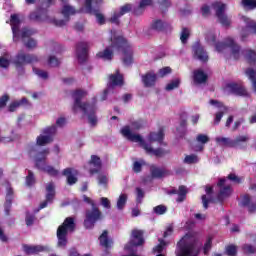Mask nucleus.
<instances>
[{"instance_id":"obj_1","label":"nucleus","mask_w":256,"mask_h":256,"mask_svg":"<svg viewBox=\"0 0 256 256\" xmlns=\"http://www.w3.org/2000/svg\"><path fill=\"white\" fill-rule=\"evenodd\" d=\"M111 44L106 47L104 51H100L96 54L97 59H103L104 61H111L113 59V51L122 53L123 65L129 67L133 65V47L123 36H114L110 39Z\"/></svg>"},{"instance_id":"obj_2","label":"nucleus","mask_w":256,"mask_h":256,"mask_svg":"<svg viewBox=\"0 0 256 256\" xmlns=\"http://www.w3.org/2000/svg\"><path fill=\"white\" fill-rule=\"evenodd\" d=\"M85 97H87V91L85 90L77 89L72 92V99H74L72 112L77 115L79 111H82L83 115H87L91 127H95L97 125V115H95L97 107L93 103L82 102Z\"/></svg>"},{"instance_id":"obj_3","label":"nucleus","mask_w":256,"mask_h":256,"mask_svg":"<svg viewBox=\"0 0 256 256\" xmlns=\"http://www.w3.org/2000/svg\"><path fill=\"white\" fill-rule=\"evenodd\" d=\"M215 47L218 53H223V51H227V49H230L231 55L233 59H235V61H239L241 55H244L247 63H249L250 65L256 63L255 50L248 49L241 51V46L237 44L233 38H226L224 42L216 43Z\"/></svg>"},{"instance_id":"obj_4","label":"nucleus","mask_w":256,"mask_h":256,"mask_svg":"<svg viewBox=\"0 0 256 256\" xmlns=\"http://www.w3.org/2000/svg\"><path fill=\"white\" fill-rule=\"evenodd\" d=\"M199 239L191 233L185 234L177 243L175 249L176 256H199Z\"/></svg>"},{"instance_id":"obj_5","label":"nucleus","mask_w":256,"mask_h":256,"mask_svg":"<svg viewBox=\"0 0 256 256\" xmlns=\"http://www.w3.org/2000/svg\"><path fill=\"white\" fill-rule=\"evenodd\" d=\"M121 134L123 135V137H126L128 141H131L132 143H139L140 147L144 149L147 155H154V157H165V155H169V153H171L170 150H165L163 148L153 149L151 145L147 144V142L143 140V137H141V135L133 134L129 126H124L121 129Z\"/></svg>"},{"instance_id":"obj_6","label":"nucleus","mask_w":256,"mask_h":256,"mask_svg":"<svg viewBox=\"0 0 256 256\" xmlns=\"http://www.w3.org/2000/svg\"><path fill=\"white\" fill-rule=\"evenodd\" d=\"M77 225L75 224V218L67 217L64 222L58 226L56 231V237L58 239L57 245L58 247H67V235L69 233H73L76 229Z\"/></svg>"},{"instance_id":"obj_7","label":"nucleus","mask_w":256,"mask_h":256,"mask_svg":"<svg viewBox=\"0 0 256 256\" xmlns=\"http://www.w3.org/2000/svg\"><path fill=\"white\" fill-rule=\"evenodd\" d=\"M18 75H25V66L39 63V56L35 54H27L23 50L19 51L12 61Z\"/></svg>"},{"instance_id":"obj_8","label":"nucleus","mask_w":256,"mask_h":256,"mask_svg":"<svg viewBox=\"0 0 256 256\" xmlns=\"http://www.w3.org/2000/svg\"><path fill=\"white\" fill-rule=\"evenodd\" d=\"M249 135H239L235 139L227 137H216L215 141L220 147H228L230 149H247Z\"/></svg>"},{"instance_id":"obj_9","label":"nucleus","mask_w":256,"mask_h":256,"mask_svg":"<svg viewBox=\"0 0 256 256\" xmlns=\"http://www.w3.org/2000/svg\"><path fill=\"white\" fill-rule=\"evenodd\" d=\"M51 153L49 148H45L35 155V167L40 169L45 173H48L51 177H57L59 175V170L55 169L53 166H47V156Z\"/></svg>"},{"instance_id":"obj_10","label":"nucleus","mask_w":256,"mask_h":256,"mask_svg":"<svg viewBox=\"0 0 256 256\" xmlns=\"http://www.w3.org/2000/svg\"><path fill=\"white\" fill-rule=\"evenodd\" d=\"M103 221V212L98 206H93L91 209L85 210L84 227L85 229H94L95 224Z\"/></svg>"},{"instance_id":"obj_11","label":"nucleus","mask_w":256,"mask_h":256,"mask_svg":"<svg viewBox=\"0 0 256 256\" xmlns=\"http://www.w3.org/2000/svg\"><path fill=\"white\" fill-rule=\"evenodd\" d=\"M142 245H145V230L134 228L131 231L129 242L124 246V251H135Z\"/></svg>"},{"instance_id":"obj_12","label":"nucleus","mask_w":256,"mask_h":256,"mask_svg":"<svg viewBox=\"0 0 256 256\" xmlns=\"http://www.w3.org/2000/svg\"><path fill=\"white\" fill-rule=\"evenodd\" d=\"M125 85V80L123 78V74L118 70L114 74H110L108 77L107 88L103 92L102 101L107 99V95H109V91H113L115 87H123Z\"/></svg>"},{"instance_id":"obj_13","label":"nucleus","mask_w":256,"mask_h":256,"mask_svg":"<svg viewBox=\"0 0 256 256\" xmlns=\"http://www.w3.org/2000/svg\"><path fill=\"white\" fill-rule=\"evenodd\" d=\"M212 8L215 11V15H216L219 23L223 27H230L231 26V19L225 13V10L227 9V5L223 2H214L212 4Z\"/></svg>"},{"instance_id":"obj_14","label":"nucleus","mask_w":256,"mask_h":256,"mask_svg":"<svg viewBox=\"0 0 256 256\" xmlns=\"http://www.w3.org/2000/svg\"><path fill=\"white\" fill-rule=\"evenodd\" d=\"M43 134L39 135L36 138V145L38 147H45V145H49L50 143H53L55 133H57V126L52 125L47 128H45L42 132Z\"/></svg>"},{"instance_id":"obj_15","label":"nucleus","mask_w":256,"mask_h":256,"mask_svg":"<svg viewBox=\"0 0 256 256\" xmlns=\"http://www.w3.org/2000/svg\"><path fill=\"white\" fill-rule=\"evenodd\" d=\"M225 183H227V178H220L217 183V187H220V191L217 194V201L221 205H223V202L233 194V188H231V185L225 186Z\"/></svg>"},{"instance_id":"obj_16","label":"nucleus","mask_w":256,"mask_h":256,"mask_svg":"<svg viewBox=\"0 0 256 256\" xmlns=\"http://www.w3.org/2000/svg\"><path fill=\"white\" fill-rule=\"evenodd\" d=\"M61 13L64 16V20L53 19L52 21H50L51 23H53V25H55V27H65V25L69 23V17H71V15H75V13H77V10H75L73 6L64 5Z\"/></svg>"},{"instance_id":"obj_17","label":"nucleus","mask_w":256,"mask_h":256,"mask_svg":"<svg viewBox=\"0 0 256 256\" xmlns=\"http://www.w3.org/2000/svg\"><path fill=\"white\" fill-rule=\"evenodd\" d=\"M46 192L45 201L40 203L38 209L34 210V213H39L41 209H45L47 205L53 203L55 200V184L53 182L46 185Z\"/></svg>"},{"instance_id":"obj_18","label":"nucleus","mask_w":256,"mask_h":256,"mask_svg":"<svg viewBox=\"0 0 256 256\" xmlns=\"http://www.w3.org/2000/svg\"><path fill=\"white\" fill-rule=\"evenodd\" d=\"M76 56L80 65L87 63L89 57V42H78L76 44Z\"/></svg>"},{"instance_id":"obj_19","label":"nucleus","mask_w":256,"mask_h":256,"mask_svg":"<svg viewBox=\"0 0 256 256\" xmlns=\"http://www.w3.org/2000/svg\"><path fill=\"white\" fill-rule=\"evenodd\" d=\"M225 88L232 95H237L238 97H248L249 96V92H247V89H245V86H243V84L230 82V83L226 84Z\"/></svg>"},{"instance_id":"obj_20","label":"nucleus","mask_w":256,"mask_h":256,"mask_svg":"<svg viewBox=\"0 0 256 256\" xmlns=\"http://www.w3.org/2000/svg\"><path fill=\"white\" fill-rule=\"evenodd\" d=\"M192 52L194 55V59H198L202 63H207L209 61V55H207V51L200 42H196L192 46Z\"/></svg>"},{"instance_id":"obj_21","label":"nucleus","mask_w":256,"mask_h":256,"mask_svg":"<svg viewBox=\"0 0 256 256\" xmlns=\"http://www.w3.org/2000/svg\"><path fill=\"white\" fill-rule=\"evenodd\" d=\"M47 13H48L47 8H43V6H40L36 9V11L30 13L29 19L30 21L43 23V21H49V15Z\"/></svg>"},{"instance_id":"obj_22","label":"nucleus","mask_w":256,"mask_h":256,"mask_svg":"<svg viewBox=\"0 0 256 256\" xmlns=\"http://www.w3.org/2000/svg\"><path fill=\"white\" fill-rule=\"evenodd\" d=\"M210 105H215L218 109H221V111L217 112L215 114L214 118V125H219L221 123V119H223V115L227 113L228 108L223 104V102H220L219 100L211 99L210 100Z\"/></svg>"},{"instance_id":"obj_23","label":"nucleus","mask_w":256,"mask_h":256,"mask_svg":"<svg viewBox=\"0 0 256 256\" xmlns=\"http://www.w3.org/2000/svg\"><path fill=\"white\" fill-rule=\"evenodd\" d=\"M24 253H26L27 255H39V253H49V246L24 245Z\"/></svg>"},{"instance_id":"obj_24","label":"nucleus","mask_w":256,"mask_h":256,"mask_svg":"<svg viewBox=\"0 0 256 256\" xmlns=\"http://www.w3.org/2000/svg\"><path fill=\"white\" fill-rule=\"evenodd\" d=\"M168 195H178L176 203H183L187 199V187L185 185L179 186L178 190L173 188L167 192Z\"/></svg>"},{"instance_id":"obj_25","label":"nucleus","mask_w":256,"mask_h":256,"mask_svg":"<svg viewBox=\"0 0 256 256\" xmlns=\"http://www.w3.org/2000/svg\"><path fill=\"white\" fill-rule=\"evenodd\" d=\"M165 139V130L163 128H160L158 132H150L148 136V141L150 143H159V145L167 146V143L163 142Z\"/></svg>"},{"instance_id":"obj_26","label":"nucleus","mask_w":256,"mask_h":256,"mask_svg":"<svg viewBox=\"0 0 256 256\" xmlns=\"http://www.w3.org/2000/svg\"><path fill=\"white\" fill-rule=\"evenodd\" d=\"M14 192L13 188H7L6 198L4 203V213L7 217L11 215V207L13 206V199H14Z\"/></svg>"},{"instance_id":"obj_27","label":"nucleus","mask_w":256,"mask_h":256,"mask_svg":"<svg viewBox=\"0 0 256 256\" xmlns=\"http://www.w3.org/2000/svg\"><path fill=\"white\" fill-rule=\"evenodd\" d=\"M151 28L154 31L158 32L171 31V24H169L168 22H164L161 19H157L152 22Z\"/></svg>"},{"instance_id":"obj_28","label":"nucleus","mask_w":256,"mask_h":256,"mask_svg":"<svg viewBox=\"0 0 256 256\" xmlns=\"http://www.w3.org/2000/svg\"><path fill=\"white\" fill-rule=\"evenodd\" d=\"M89 165H93L94 168L90 169L91 175H96V173H99L101 171V168L103 167V163L101 162V158L97 155H92L91 159L89 161Z\"/></svg>"},{"instance_id":"obj_29","label":"nucleus","mask_w":256,"mask_h":256,"mask_svg":"<svg viewBox=\"0 0 256 256\" xmlns=\"http://www.w3.org/2000/svg\"><path fill=\"white\" fill-rule=\"evenodd\" d=\"M150 173L152 179H163V177H167V175H169V171L167 169L159 168L157 166H151Z\"/></svg>"},{"instance_id":"obj_30","label":"nucleus","mask_w":256,"mask_h":256,"mask_svg":"<svg viewBox=\"0 0 256 256\" xmlns=\"http://www.w3.org/2000/svg\"><path fill=\"white\" fill-rule=\"evenodd\" d=\"M98 239L101 247H104V249H111L113 247V240L109 238V231L104 230Z\"/></svg>"},{"instance_id":"obj_31","label":"nucleus","mask_w":256,"mask_h":256,"mask_svg":"<svg viewBox=\"0 0 256 256\" xmlns=\"http://www.w3.org/2000/svg\"><path fill=\"white\" fill-rule=\"evenodd\" d=\"M142 82L144 83V87H155L157 83V74L153 72H148L142 76Z\"/></svg>"},{"instance_id":"obj_32","label":"nucleus","mask_w":256,"mask_h":256,"mask_svg":"<svg viewBox=\"0 0 256 256\" xmlns=\"http://www.w3.org/2000/svg\"><path fill=\"white\" fill-rule=\"evenodd\" d=\"M207 79H209V76L205 74L203 70H194L193 81L196 85H203V83H207Z\"/></svg>"},{"instance_id":"obj_33","label":"nucleus","mask_w":256,"mask_h":256,"mask_svg":"<svg viewBox=\"0 0 256 256\" xmlns=\"http://www.w3.org/2000/svg\"><path fill=\"white\" fill-rule=\"evenodd\" d=\"M75 169L73 168H65L63 171H62V175L64 177H66L67 179V183L69 185H75V183H77L78 179L77 177L75 176Z\"/></svg>"},{"instance_id":"obj_34","label":"nucleus","mask_w":256,"mask_h":256,"mask_svg":"<svg viewBox=\"0 0 256 256\" xmlns=\"http://www.w3.org/2000/svg\"><path fill=\"white\" fill-rule=\"evenodd\" d=\"M151 5H153V0H141L139 6L133 8V14L137 16L143 15L145 7H151Z\"/></svg>"},{"instance_id":"obj_35","label":"nucleus","mask_w":256,"mask_h":256,"mask_svg":"<svg viewBox=\"0 0 256 256\" xmlns=\"http://www.w3.org/2000/svg\"><path fill=\"white\" fill-rule=\"evenodd\" d=\"M20 23H21V20L19 19V16H17V14H12L10 16V24L12 27V33L14 35V38H16L17 34L19 33Z\"/></svg>"},{"instance_id":"obj_36","label":"nucleus","mask_w":256,"mask_h":256,"mask_svg":"<svg viewBox=\"0 0 256 256\" xmlns=\"http://www.w3.org/2000/svg\"><path fill=\"white\" fill-rule=\"evenodd\" d=\"M93 3L94 5L99 7V5H103V0H85L86 13H89V14L93 13Z\"/></svg>"},{"instance_id":"obj_37","label":"nucleus","mask_w":256,"mask_h":256,"mask_svg":"<svg viewBox=\"0 0 256 256\" xmlns=\"http://www.w3.org/2000/svg\"><path fill=\"white\" fill-rule=\"evenodd\" d=\"M247 77L252 81L254 91H256V71L253 68H248L245 71Z\"/></svg>"},{"instance_id":"obj_38","label":"nucleus","mask_w":256,"mask_h":256,"mask_svg":"<svg viewBox=\"0 0 256 256\" xmlns=\"http://www.w3.org/2000/svg\"><path fill=\"white\" fill-rule=\"evenodd\" d=\"M225 179H228V181L233 182L234 185H241V183H243V177H239L235 173L228 174V176Z\"/></svg>"},{"instance_id":"obj_39","label":"nucleus","mask_w":256,"mask_h":256,"mask_svg":"<svg viewBox=\"0 0 256 256\" xmlns=\"http://www.w3.org/2000/svg\"><path fill=\"white\" fill-rule=\"evenodd\" d=\"M158 5L162 13H167L169 7L172 5V2L171 0H158Z\"/></svg>"},{"instance_id":"obj_40","label":"nucleus","mask_w":256,"mask_h":256,"mask_svg":"<svg viewBox=\"0 0 256 256\" xmlns=\"http://www.w3.org/2000/svg\"><path fill=\"white\" fill-rule=\"evenodd\" d=\"M213 247V237L209 236L207 239H206V242L203 246V253L204 255H209V252L211 251Z\"/></svg>"},{"instance_id":"obj_41","label":"nucleus","mask_w":256,"mask_h":256,"mask_svg":"<svg viewBox=\"0 0 256 256\" xmlns=\"http://www.w3.org/2000/svg\"><path fill=\"white\" fill-rule=\"evenodd\" d=\"M125 205H127V194H121L117 200V209L122 211L125 209Z\"/></svg>"},{"instance_id":"obj_42","label":"nucleus","mask_w":256,"mask_h":256,"mask_svg":"<svg viewBox=\"0 0 256 256\" xmlns=\"http://www.w3.org/2000/svg\"><path fill=\"white\" fill-rule=\"evenodd\" d=\"M91 15H95V17L97 19V23L99 25H105V23H106L105 15L99 13V10L93 9Z\"/></svg>"},{"instance_id":"obj_43","label":"nucleus","mask_w":256,"mask_h":256,"mask_svg":"<svg viewBox=\"0 0 256 256\" xmlns=\"http://www.w3.org/2000/svg\"><path fill=\"white\" fill-rule=\"evenodd\" d=\"M121 14L119 12H114L112 16L108 19L109 23H112L113 25L120 26L121 25Z\"/></svg>"},{"instance_id":"obj_44","label":"nucleus","mask_w":256,"mask_h":256,"mask_svg":"<svg viewBox=\"0 0 256 256\" xmlns=\"http://www.w3.org/2000/svg\"><path fill=\"white\" fill-rule=\"evenodd\" d=\"M26 185L27 187H33V185H35V174L31 170H28V175L26 176Z\"/></svg>"},{"instance_id":"obj_45","label":"nucleus","mask_w":256,"mask_h":256,"mask_svg":"<svg viewBox=\"0 0 256 256\" xmlns=\"http://www.w3.org/2000/svg\"><path fill=\"white\" fill-rule=\"evenodd\" d=\"M242 250L245 253V255H253L256 253V248L255 246L251 245V244H244L242 246Z\"/></svg>"},{"instance_id":"obj_46","label":"nucleus","mask_w":256,"mask_h":256,"mask_svg":"<svg viewBox=\"0 0 256 256\" xmlns=\"http://www.w3.org/2000/svg\"><path fill=\"white\" fill-rule=\"evenodd\" d=\"M191 36V32L189 31V28H182L180 40L183 44L187 43V40Z\"/></svg>"},{"instance_id":"obj_47","label":"nucleus","mask_w":256,"mask_h":256,"mask_svg":"<svg viewBox=\"0 0 256 256\" xmlns=\"http://www.w3.org/2000/svg\"><path fill=\"white\" fill-rule=\"evenodd\" d=\"M241 3L245 9H256V0H242Z\"/></svg>"},{"instance_id":"obj_48","label":"nucleus","mask_w":256,"mask_h":256,"mask_svg":"<svg viewBox=\"0 0 256 256\" xmlns=\"http://www.w3.org/2000/svg\"><path fill=\"white\" fill-rule=\"evenodd\" d=\"M131 11H133V5L125 4L120 8V11L118 13L120 14L121 17H123V15H127V13H131Z\"/></svg>"},{"instance_id":"obj_49","label":"nucleus","mask_w":256,"mask_h":256,"mask_svg":"<svg viewBox=\"0 0 256 256\" xmlns=\"http://www.w3.org/2000/svg\"><path fill=\"white\" fill-rule=\"evenodd\" d=\"M181 81L179 79H175L166 85V91H173V89H178Z\"/></svg>"},{"instance_id":"obj_50","label":"nucleus","mask_w":256,"mask_h":256,"mask_svg":"<svg viewBox=\"0 0 256 256\" xmlns=\"http://www.w3.org/2000/svg\"><path fill=\"white\" fill-rule=\"evenodd\" d=\"M32 69L33 73H35V75H38V77H40L41 79H49V74L47 73V71H43L35 67H33Z\"/></svg>"},{"instance_id":"obj_51","label":"nucleus","mask_w":256,"mask_h":256,"mask_svg":"<svg viewBox=\"0 0 256 256\" xmlns=\"http://www.w3.org/2000/svg\"><path fill=\"white\" fill-rule=\"evenodd\" d=\"M153 211L156 215H165L167 213V206L158 205L153 208Z\"/></svg>"},{"instance_id":"obj_52","label":"nucleus","mask_w":256,"mask_h":256,"mask_svg":"<svg viewBox=\"0 0 256 256\" xmlns=\"http://www.w3.org/2000/svg\"><path fill=\"white\" fill-rule=\"evenodd\" d=\"M25 223L27 227H31L35 223V214L26 212Z\"/></svg>"},{"instance_id":"obj_53","label":"nucleus","mask_w":256,"mask_h":256,"mask_svg":"<svg viewBox=\"0 0 256 256\" xmlns=\"http://www.w3.org/2000/svg\"><path fill=\"white\" fill-rule=\"evenodd\" d=\"M159 241L160 243L153 248V253H158V255H162L161 253H163L166 243L164 242V240Z\"/></svg>"},{"instance_id":"obj_54","label":"nucleus","mask_w":256,"mask_h":256,"mask_svg":"<svg viewBox=\"0 0 256 256\" xmlns=\"http://www.w3.org/2000/svg\"><path fill=\"white\" fill-rule=\"evenodd\" d=\"M35 35V30L33 29H28V28H23L21 32V38L22 39H27L31 36Z\"/></svg>"},{"instance_id":"obj_55","label":"nucleus","mask_w":256,"mask_h":256,"mask_svg":"<svg viewBox=\"0 0 256 256\" xmlns=\"http://www.w3.org/2000/svg\"><path fill=\"white\" fill-rule=\"evenodd\" d=\"M226 255L237 256V246L233 244L226 246Z\"/></svg>"},{"instance_id":"obj_56","label":"nucleus","mask_w":256,"mask_h":256,"mask_svg":"<svg viewBox=\"0 0 256 256\" xmlns=\"http://www.w3.org/2000/svg\"><path fill=\"white\" fill-rule=\"evenodd\" d=\"M196 141L198 143H201L202 145H205V144L209 143V136H207L205 134H198L196 137Z\"/></svg>"},{"instance_id":"obj_57","label":"nucleus","mask_w":256,"mask_h":256,"mask_svg":"<svg viewBox=\"0 0 256 256\" xmlns=\"http://www.w3.org/2000/svg\"><path fill=\"white\" fill-rule=\"evenodd\" d=\"M60 63L61 62H59V59H57V57H55V56H50L48 58V65L50 67H59Z\"/></svg>"},{"instance_id":"obj_58","label":"nucleus","mask_w":256,"mask_h":256,"mask_svg":"<svg viewBox=\"0 0 256 256\" xmlns=\"http://www.w3.org/2000/svg\"><path fill=\"white\" fill-rule=\"evenodd\" d=\"M11 65V62L9 59L5 58V56L0 57V67L2 69H9V66Z\"/></svg>"},{"instance_id":"obj_59","label":"nucleus","mask_w":256,"mask_h":256,"mask_svg":"<svg viewBox=\"0 0 256 256\" xmlns=\"http://www.w3.org/2000/svg\"><path fill=\"white\" fill-rule=\"evenodd\" d=\"M136 201L137 203H141V201H143V198L145 197V191H143V189L137 187L136 188Z\"/></svg>"},{"instance_id":"obj_60","label":"nucleus","mask_w":256,"mask_h":256,"mask_svg":"<svg viewBox=\"0 0 256 256\" xmlns=\"http://www.w3.org/2000/svg\"><path fill=\"white\" fill-rule=\"evenodd\" d=\"M184 163H187L188 165H192V163H197V155H187L184 159Z\"/></svg>"},{"instance_id":"obj_61","label":"nucleus","mask_w":256,"mask_h":256,"mask_svg":"<svg viewBox=\"0 0 256 256\" xmlns=\"http://www.w3.org/2000/svg\"><path fill=\"white\" fill-rule=\"evenodd\" d=\"M25 47H27V49H35V47H37V40L29 38L28 41L25 42Z\"/></svg>"},{"instance_id":"obj_62","label":"nucleus","mask_w":256,"mask_h":256,"mask_svg":"<svg viewBox=\"0 0 256 256\" xmlns=\"http://www.w3.org/2000/svg\"><path fill=\"white\" fill-rule=\"evenodd\" d=\"M134 173H141L143 171V164L139 161H135L132 167Z\"/></svg>"},{"instance_id":"obj_63","label":"nucleus","mask_w":256,"mask_h":256,"mask_svg":"<svg viewBox=\"0 0 256 256\" xmlns=\"http://www.w3.org/2000/svg\"><path fill=\"white\" fill-rule=\"evenodd\" d=\"M100 201L101 205H103L105 209H111V201H109V198L102 197Z\"/></svg>"},{"instance_id":"obj_64","label":"nucleus","mask_w":256,"mask_h":256,"mask_svg":"<svg viewBox=\"0 0 256 256\" xmlns=\"http://www.w3.org/2000/svg\"><path fill=\"white\" fill-rule=\"evenodd\" d=\"M171 73V67L167 66L159 70L160 77H165V75H169Z\"/></svg>"}]
</instances>
